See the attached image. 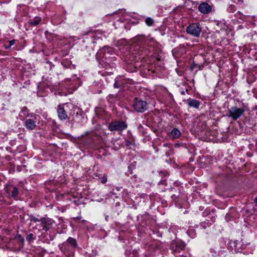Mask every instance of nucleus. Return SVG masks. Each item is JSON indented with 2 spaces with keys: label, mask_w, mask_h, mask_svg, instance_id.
I'll return each mask as SVG.
<instances>
[{
  "label": "nucleus",
  "mask_w": 257,
  "mask_h": 257,
  "mask_svg": "<svg viewBox=\"0 0 257 257\" xmlns=\"http://www.w3.org/2000/svg\"><path fill=\"white\" fill-rule=\"evenodd\" d=\"M201 28L198 23H193L189 25L186 28L188 34L195 37H198L201 32Z\"/></svg>",
  "instance_id": "f257e3e1"
},
{
  "label": "nucleus",
  "mask_w": 257,
  "mask_h": 257,
  "mask_svg": "<svg viewBox=\"0 0 257 257\" xmlns=\"http://www.w3.org/2000/svg\"><path fill=\"white\" fill-rule=\"evenodd\" d=\"M133 106L134 109L139 112H143L148 108L147 102L138 98L135 99Z\"/></svg>",
  "instance_id": "f03ea898"
},
{
  "label": "nucleus",
  "mask_w": 257,
  "mask_h": 257,
  "mask_svg": "<svg viewBox=\"0 0 257 257\" xmlns=\"http://www.w3.org/2000/svg\"><path fill=\"white\" fill-rule=\"evenodd\" d=\"M40 223L37 224V227L42 230L48 231L53 224V221L49 218H43L40 219Z\"/></svg>",
  "instance_id": "7ed1b4c3"
},
{
  "label": "nucleus",
  "mask_w": 257,
  "mask_h": 257,
  "mask_svg": "<svg viewBox=\"0 0 257 257\" xmlns=\"http://www.w3.org/2000/svg\"><path fill=\"white\" fill-rule=\"evenodd\" d=\"M244 112V109L243 108L232 107L229 109L227 116L232 118L234 120H236L243 114Z\"/></svg>",
  "instance_id": "20e7f679"
},
{
  "label": "nucleus",
  "mask_w": 257,
  "mask_h": 257,
  "mask_svg": "<svg viewBox=\"0 0 257 257\" xmlns=\"http://www.w3.org/2000/svg\"><path fill=\"white\" fill-rule=\"evenodd\" d=\"M127 127V124L122 121H115L111 122L108 126L110 131H120L125 130Z\"/></svg>",
  "instance_id": "39448f33"
},
{
  "label": "nucleus",
  "mask_w": 257,
  "mask_h": 257,
  "mask_svg": "<svg viewBox=\"0 0 257 257\" xmlns=\"http://www.w3.org/2000/svg\"><path fill=\"white\" fill-rule=\"evenodd\" d=\"M26 117H34V119H27L25 122V126L27 129L30 130H34L36 126V121L34 120L36 119L35 115L28 114Z\"/></svg>",
  "instance_id": "423d86ee"
},
{
  "label": "nucleus",
  "mask_w": 257,
  "mask_h": 257,
  "mask_svg": "<svg viewBox=\"0 0 257 257\" xmlns=\"http://www.w3.org/2000/svg\"><path fill=\"white\" fill-rule=\"evenodd\" d=\"M58 117L61 120H66L68 118V115L63 105L59 104L57 109Z\"/></svg>",
  "instance_id": "0eeeda50"
},
{
  "label": "nucleus",
  "mask_w": 257,
  "mask_h": 257,
  "mask_svg": "<svg viewBox=\"0 0 257 257\" xmlns=\"http://www.w3.org/2000/svg\"><path fill=\"white\" fill-rule=\"evenodd\" d=\"M211 7L205 2L201 3L198 6L199 11L203 14H208L211 11Z\"/></svg>",
  "instance_id": "6e6552de"
},
{
  "label": "nucleus",
  "mask_w": 257,
  "mask_h": 257,
  "mask_svg": "<svg viewBox=\"0 0 257 257\" xmlns=\"http://www.w3.org/2000/svg\"><path fill=\"white\" fill-rule=\"evenodd\" d=\"M185 245L182 242H174L171 245V249L175 252H179L184 249Z\"/></svg>",
  "instance_id": "1a4fd4ad"
},
{
  "label": "nucleus",
  "mask_w": 257,
  "mask_h": 257,
  "mask_svg": "<svg viewBox=\"0 0 257 257\" xmlns=\"http://www.w3.org/2000/svg\"><path fill=\"white\" fill-rule=\"evenodd\" d=\"M187 103L190 107H194L195 108H198L200 105V101L191 98L188 99L187 100Z\"/></svg>",
  "instance_id": "9d476101"
},
{
  "label": "nucleus",
  "mask_w": 257,
  "mask_h": 257,
  "mask_svg": "<svg viewBox=\"0 0 257 257\" xmlns=\"http://www.w3.org/2000/svg\"><path fill=\"white\" fill-rule=\"evenodd\" d=\"M181 135V132L176 128H174L170 134V137L172 139L179 138Z\"/></svg>",
  "instance_id": "9b49d317"
},
{
  "label": "nucleus",
  "mask_w": 257,
  "mask_h": 257,
  "mask_svg": "<svg viewBox=\"0 0 257 257\" xmlns=\"http://www.w3.org/2000/svg\"><path fill=\"white\" fill-rule=\"evenodd\" d=\"M66 242L73 247H76L77 246L76 240L72 237H69Z\"/></svg>",
  "instance_id": "f8f14e48"
},
{
  "label": "nucleus",
  "mask_w": 257,
  "mask_h": 257,
  "mask_svg": "<svg viewBox=\"0 0 257 257\" xmlns=\"http://www.w3.org/2000/svg\"><path fill=\"white\" fill-rule=\"evenodd\" d=\"M41 21V19L40 18L36 17L34 20H30V24L31 25L36 26L39 24Z\"/></svg>",
  "instance_id": "ddd939ff"
},
{
  "label": "nucleus",
  "mask_w": 257,
  "mask_h": 257,
  "mask_svg": "<svg viewBox=\"0 0 257 257\" xmlns=\"http://www.w3.org/2000/svg\"><path fill=\"white\" fill-rule=\"evenodd\" d=\"M145 22L148 26H151L154 24V20L151 18H147L145 20Z\"/></svg>",
  "instance_id": "4468645a"
},
{
  "label": "nucleus",
  "mask_w": 257,
  "mask_h": 257,
  "mask_svg": "<svg viewBox=\"0 0 257 257\" xmlns=\"http://www.w3.org/2000/svg\"><path fill=\"white\" fill-rule=\"evenodd\" d=\"M15 239L18 240L19 242L21 243L22 244L24 243V238L20 234H18L16 236Z\"/></svg>",
  "instance_id": "2eb2a0df"
},
{
  "label": "nucleus",
  "mask_w": 257,
  "mask_h": 257,
  "mask_svg": "<svg viewBox=\"0 0 257 257\" xmlns=\"http://www.w3.org/2000/svg\"><path fill=\"white\" fill-rule=\"evenodd\" d=\"M18 195V189L17 188L13 187V190L12 192V196L14 198L16 197Z\"/></svg>",
  "instance_id": "dca6fc26"
},
{
  "label": "nucleus",
  "mask_w": 257,
  "mask_h": 257,
  "mask_svg": "<svg viewBox=\"0 0 257 257\" xmlns=\"http://www.w3.org/2000/svg\"><path fill=\"white\" fill-rule=\"evenodd\" d=\"M15 43V40H12L9 41V45L6 46L5 48L6 49H8L10 48L12 46L14 45Z\"/></svg>",
  "instance_id": "f3484780"
},
{
  "label": "nucleus",
  "mask_w": 257,
  "mask_h": 257,
  "mask_svg": "<svg viewBox=\"0 0 257 257\" xmlns=\"http://www.w3.org/2000/svg\"><path fill=\"white\" fill-rule=\"evenodd\" d=\"M40 219H39L36 217H35L34 216H31L30 217V221L31 222H35V223H37V222H38V223H40Z\"/></svg>",
  "instance_id": "a211bd4d"
},
{
  "label": "nucleus",
  "mask_w": 257,
  "mask_h": 257,
  "mask_svg": "<svg viewBox=\"0 0 257 257\" xmlns=\"http://www.w3.org/2000/svg\"><path fill=\"white\" fill-rule=\"evenodd\" d=\"M100 181L102 184H105L107 180V178L106 175H103L102 177L100 178Z\"/></svg>",
  "instance_id": "6ab92c4d"
},
{
  "label": "nucleus",
  "mask_w": 257,
  "mask_h": 257,
  "mask_svg": "<svg viewBox=\"0 0 257 257\" xmlns=\"http://www.w3.org/2000/svg\"><path fill=\"white\" fill-rule=\"evenodd\" d=\"M27 110V108L26 107H23L21 109V113H24Z\"/></svg>",
  "instance_id": "aec40b11"
},
{
  "label": "nucleus",
  "mask_w": 257,
  "mask_h": 257,
  "mask_svg": "<svg viewBox=\"0 0 257 257\" xmlns=\"http://www.w3.org/2000/svg\"><path fill=\"white\" fill-rule=\"evenodd\" d=\"M33 236L32 233H30L28 235L27 239H30L32 236Z\"/></svg>",
  "instance_id": "412c9836"
},
{
  "label": "nucleus",
  "mask_w": 257,
  "mask_h": 257,
  "mask_svg": "<svg viewBox=\"0 0 257 257\" xmlns=\"http://www.w3.org/2000/svg\"><path fill=\"white\" fill-rule=\"evenodd\" d=\"M114 87L115 88H117L118 86H117L116 83H115L113 85Z\"/></svg>",
  "instance_id": "4be33fe9"
},
{
  "label": "nucleus",
  "mask_w": 257,
  "mask_h": 257,
  "mask_svg": "<svg viewBox=\"0 0 257 257\" xmlns=\"http://www.w3.org/2000/svg\"><path fill=\"white\" fill-rule=\"evenodd\" d=\"M254 202L257 204V197L254 199Z\"/></svg>",
  "instance_id": "5701e85b"
}]
</instances>
